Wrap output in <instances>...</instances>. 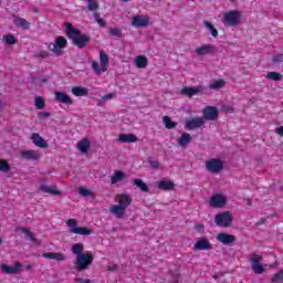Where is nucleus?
<instances>
[{
	"mask_svg": "<svg viewBox=\"0 0 283 283\" xmlns=\"http://www.w3.org/2000/svg\"><path fill=\"white\" fill-rule=\"evenodd\" d=\"M214 223L217 224V227H223L224 229H227L231 227V224H233V214H231L229 211L218 213L214 217Z\"/></svg>",
	"mask_w": 283,
	"mask_h": 283,
	"instance_id": "obj_5",
	"label": "nucleus"
},
{
	"mask_svg": "<svg viewBox=\"0 0 283 283\" xmlns=\"http://www.w3.org/2000/svg\"><path fill=\"white\" fill-rule=\"evenodd\" d=\"M116 269H118V264H113V265L107 266V271H109L111 273H114V271H116Z\"/></svg>",
	"mask_w": 283,
	"mask_h": 283,
	"instance_id": "obj_59",
	"label": "nucleus"
},
{
	"mask_svg": "<svg viewBox=\"0 0 283 283\" xmlns=\"http://www.w3.org/2000/svg\"><path fill=\"white\" fill-rule=\"evenodd\" d=\"M114 96H116V94H114V93H108V94H106V95H104L103 97H102V101H112V98H114Z\"/></svg>",
	"mask_w": 283,
	"mask_h": 283,
	"instance_id": "obj_57",
	"label": "nucleus"
},
{
	"mask_svg": "<svg viewBox=\"0 0 283 283\" xmlns=\"http://www.w3.org/2000/svg\"><path fill=\"white\" fill-rule=\"evenodd\" d=\"M135 65L138 70H145V67L149 65V60H147V56L145 55H138L135 59Z\"/></svg>",
	"mask_w": 283,
	"mask_h": 283,
	"instance_id": "obj_25",
	"label": "nucleus"
},
{
	"mask_svg": "<svg viewBox=\"0 0 283 283\" xmlns=\"http://www.w3.org/2000/svg\"><path fill=\"white\" fill-rule=\"evenodd\" d=\"M206 169L210 174H220L224 169V161L220 158H211L206 161Z\"/></svg>",
	"mask_w": 283,
	"mask_h": 283,
	"instance_id": "obj_6",
	"label": "nucleus"
},
{
	"mask_svg": "<svg viewBox=\"0 0 283 283\" xmlns=\"http://www.w3.org/2000/svg\"><path fill=\"white\" fill-rule=\"evenodd\" d=\"M251 205H253V202L251 201V199H248V207H251Z\"/></svg>",
	"mask_w": 283,
	"mask_h": 283,
	"instance_id": "obj_64",
	"label": "nucleus"
},
{
	"mask_svg": "<svg viewBox=\"0 0 283 283\" xmlns=\"http://www.w3.org/2000/svg\"><path fill=\"white\" fill-rule=\"evenodd\" d=\"M0 171H2V174L10 171V164L4 159H0Z\"/></svg>",
	"mask_w": 283,
	"mask_h": 283,
	"instance_id": "obj_42",
	"label": "nucleus"
},
{
	"mask_svg": "<svg viewBox=\"0 0 283 283\" xmlns=\"http://www.w3.org/2000/svg\"><path fill=\"white\" fill-rule=\"evenodd\" d=\"M75 283H92L90 279L76 277L74 280Z\"/></svg>",
	"mask_w": 283,
	"mask_h": 283,
	"instance_id": "obj_56",
	"label": "nucleus"
},
{
	"mask_svg": "<svg viewBox=\"0 0 283 283\" xmlns=\"http://www.w3.org/2000/svg\"><path fill=\"white\" fill-rule=\"evenodd\" d=\"M273 63H283V54H276L272 59Z\"/></svg>",
	"mask_w": 283,
	"mask_h": 283,
	"instance_id": "obj_53",
	"label": "nucleus"
},
{
	"mask_svg": "<svg viewBox=\"0 0 283 283\" xmlns=\"http://www.w3.org/2000/svg\"><path fill=\"white\" fill-rule=\"evenodd\" d=\"M276 134L283 138V126L276 128Z\"/></svg>",
	"mask_w": 283,
	"mask_h": 283,
	"instance_id": "obj_60",
	"label": "nucleus"
},
{
	"mask_svg": "<svg viewBox=\"0 0 283 283\" xmlns=\"http://www.w3.org/2000/svg\"><path fill=\"white\" fill-rule=\"evenodd\" d=\"M53 260H55V262H65V260H67V256L63 253L54 252Z\"/></svg>",
	"mask_w": 283,
	"mask_h": 283,
	"instance_id": "obj_47",
	"label": "nucleus"
},
{
	"mask_svg": "<svg viewBox=\"0 0 283 283\" xmlns=\"http://www.w3.org/2000/svg\"><path fill=\"white\" fill-rule=\"evenodd\" d=\"M116 200L118 205H114L111 207V213H114L115 218L120 220L123 216H125V211L127 210V207L132 205V197L127 193H120L117 195Z\"/></svg>",
	"mask_w": 283,
	"mask_h": 283,
	"instance_id": "obj_2",
	"label": "nucleus"
},
{
	"mask_svg": "<svg viewBox=\"0 0 283 283\" xmlns=\"http://www.w3.org/2000/svg\"><path fill=\"white\" fill-rule=\"evenodd\" d=\"M34 56L35 59H48L50 56V53L45 50H41L35 52Z\"/></svg>",
	"mask_w": 283,
	"mask_h": 283,
	"instance_id": "obj_48",
	"label": "nucleus"
},
{
	"mask_svg": "<svg viewBox=\"0 0 283 283\" xmlns=\"http://www.w3.org/2000/svg\"><path fill=\"white\" fill-rule=\"evenodd\" d=\"M272 283H283V270L275 273L271 280Z\"/></svg>",
	"mask_w": 283,
	"mask_h": 283,
	"instance_id": "obj_44",
	"label": "nucleus"
},
{
	"mask_svg": "<svg viewBox=\"0 0 283 283\" xmlns=\"http://www.w3.org/2000/svg\"><path fill=\"white\" fill-rule=\"evenodd\" d=\"M20 156L23 160H41L42 155L39 150H22Z\"/></svg>",
	"mask_w": 283,
	"mask_h": 283,
	"instance_id": "obj_16",
	"label": "nucleus"
},
{
	"mask_svg": "<svg viewBox=\"0 0 283 283\" xmlns=\"http://www.w3.org/2000/svg\"><path fill=\"white\" fill-rule=\"evenodd\" d=\"M54 101L56 103H61L62 105H74V99L65 92H55Z\"/></svg>",
	"mask_w": 283,
	"mask_h": 283,
	"instance_id": "obj_12",
	"label": "nucleus"
},
{
	"mask_svg": "<svg viewBox=\"0 0 283 283\" xmlns=\"http://www.w3.org/2000/svg\"><path fill=\"white\" fill-rule=\"evenodd\" d=\"M78 193H80V196H83L84 198H92V196H94V192H92L90 189L83 188V187H81L78 189Z\"/></svg>",
	"mask_w": 283,
	"mask_h": 283,
	"instance_id": "obj_43",
	"label": "nucleus"
},
{
	"mask_svg": "<svg viewBox=\"0 0 283 283\" xmlns=\"http://www.w3.org/2000/svg\"><path fill=\"white\" fill-rule=\"evenodd\" d=\"M264 222H266V219H260L259 224H264Z\"/></svg>",
	"mask_w": 283,
	"mask_h": 283,
	"instance_id": "obj_63",
	"label": "nucleus"
},
{
	"mask_svg": "<svg viewBox=\"0 0 283 283\" xmlns=\"http://www.w3.org/2000/svg\"><path fill=\"white\" fill-rule=\"evenodd\" d=\"M242 13L238 10H230L223 14V24L233 28L240 23Z\"/></svg>",
	"mask_w": 283,
	"mask_h": 283,
	"instance_id": "obj_4",
	"label": "nucleus"
},
{
	"mask_svg": "<svg viewBox=\"0 0 283 283\" xmlns=\"http://www.w3.org/2000/svg\"><path fill=\"white\" fill-rule=\"evenodd\" d=\"M203 114V120H218L219 111L216 106H206L202 111Z\"/></svg>",
	"mask_w": 283,
	"mask_h": 283,
	"instance_id": "obj_8",
	"label": "nucleus"
},
{
	"mask_svg": "<svg viewBox=\"0 0 283 283\" xmlns=\"http://www.w3.org/2000/svg\"><path fill=\"white\" fill-rule=\"evenodd\" d=\"M91 147H92V143L87 138H83L77 143V149L82 151V154H87Z\"/></svg>",
	"mask_w": 283,
	"mask_h": 283,
	"instance_id": "obj_24",
	"label": "nucleus"
},
{
	"mask_svg": "<svg viewBox=\"0 0 283 283\" xmlns=\"http://www.w3.org/2000/svg\"><path fill=\"white\" fill-rule=\"evenodd\" d=\"M227 205V198L223 195L217 193L210 198V207L212 209H220Z\"/></svg>",
	"mask_w": 283,
	"mask_h": 283,
	"instance_id": "obj_13",
	"label": "nucleus"
},
{
	"mask_svg": "<svg viewBox=\"0 0 283 283\" xmlns=\"http://www.w3.org/2000/svg\"><path fill=\"white\" fill-rule=\"evenodd\" d=\"M54 253L55 252H46L42 254V258H45L46 260H54Z\"/></svg>",
	"mask_w": 283,
	"mask_h": 283,
	"instance_id": "obj_55",
	"label": "nucleus"
},
{
	"mask_svg": "<svg viewBox=\"0 0 283 283\" xmlns=\"http://www.w3.org/2000/svg\"><path fill=\"white\" fill-rule=\"evenodd\" d=\"M118 140H119V143L132 144V143H137L138 137L136 135L132 134V133H129V134H119Z\"/></svg>",
	"mask_w": 283,
	"mask_h": 283,
	"instance_id": "obj_23",
	"label": "nucleus"
},
{
	"mask_svg": "<svg viewBox=\"0 0 283 283\" xmlns=\"http://www.w3.org/2000/svg\"><path fill=\"white\" fill-rule=\"evenodd\" d=\"M125 178H127V175L124 171L116 170L114 175L111 177V185H116L117 182L125 180Z\"/></svg>",
	"mask_w": 283,
	"mask_h": 283,
	"instance_id": "obj_27",
	"label": "nucleus"
},
{
	"mask_svg": "<svg viewBox=\"0 0 283 283\" xmlns=\"http://www.w3.org/2000/svg\"><path fill=\"white\" fill-rule=\"evenodd\" d=\"M191 140H193V137L191 136V134H189V133H184V134H181V136L178 138V146H179V147H187V145H189V143H191Z\"/></svg>",
	"mask_w": 283,
	"mask_h": 283,
	"instance_id": "obj_26",
	"label": "nucleus"
},
{
	"mask_svg": "<svg viewBox=\"0 0 283 283\" xmlns=\"http://www.w3.org/2000/svg\"><path fill=\"white\" fill-rule=\"evenodd\" d=\"M176 187V184H174V181L171 180H160L158 184H157V189H160L161 191H171L174 190Z\"/></svg>",
	"mask_w": 283,
	"mask_h": 283,
	"instance_id": "obj_20",
	"label": "nucleus"
},
{
	"mask_svg": "<svg viewBox=\"0 0 283 283\" xmlns=\"http://www.w3.org/2000/svg\"><path fill=\"white\" fill-rule=\"evenodd\" d=\"M93 17L95 19V22L99 24L101 28H105V25H107V22H105V20L101 18V13L93 12Z\"/></svg>",
	"mask_w": 283,
	"mask_h": 283,
	"instance_id": "obj_39",
	"label": "nucleus"
},
{
	"mask_svg": "<svg viewBox=\"0 0 283 283\" xmlns=\"http://www.w3.org/2000/svg\"><path fill=\"white\" fill-rule=\"evenodd\" d=\"M203 25H206V28L211 32V35L214 39H218V29H216V27H213V24L211 22L205 20Z\"/></svg>",
	"mask_w": 283,
	"mask_h": 283,
	"instance_id": "obj_35",
	"label": "nucleus"
},
{
	"mask_svg": "<svg viewBox=\"0 0 283 283\" xmlns=\"http://www.w3.org/2000/svg\"><path fill=\"white\" fill-rule=\"evenodd\" d=\"M205 125V118L202 117H192L191 119L186 122L185 129L191 132L193 129H200Z\"/></svg>",
	"mask_w": 283,
	"mask_h": 283,
	"instance_id": "obj_10",
	"label": "nucleus"
},
{
	"mask_svg": "<svg viewBox=\"0 0 283 283\" xmlns=\"http://www.w3.org/2000/svg\"><path fill=\"white\" fill-rule=\"evenodd\" d=\"M92 69H93L94 72H96L97 74H101V65H98V62L93 61V62H92Z\"/></svg>",
	"mask_w": 283,
	"mask_h": 283,
	"instance_id": "obj_52",
	"label": "nucleus"
},
{
	"mask_svg": "<svg viewBox=\"0 0 283 283\" xmlns=\"http://www.w3.org/2000/svg\"><path fill=\"white\" fill-rule=\"evenodd\" d=\"M66 35L72 39L73 45L80 50L87 48V43L92 41V38L87 34H81V30L74 28V24L70 22L66 23Z\"/></svg>",
	"mask_w": 283,
	"mask_h": 283,
	"instance_id": "obj_1",
	"label": "nucleus"
},
{
	"mask_svg": "<svg viewBox=\"0 0 283 283\" xmlns=\"http://www.w3.org/2000/svg\"><path fill=\"white\" fill-rule=\"evenodd\" d=\"M132 25H134V28H147V25H149L148 15H135V17H133Z\"/></svg>",
	"mask_w": 283,
	"mask_h": 283,
	"instance_id": "obj_15",
	"label": "nucleus"
},
{
	"mask_svg": "<svg viewBox=\"0 0 283 283\" xmlns=\"http://www.w3.org/2000/svg\"><path fill=\"white\" fill-rule=\"evenodd\" d=\"M18 230L22 231V233H24L25 238H28V240H31V242H36V238H34V234H32V231H30V229L18 228Z\"/></svg>",
	"mask_w": 283,
	"mask_h": 283,
	"instance_id": "obj_36",
	"label": "nucleus"
},
{
	"mask_svg": "<svg viewBox=\"0 0 283 283\" xmlns=\"http://www.w3.org/2000/svg\"><path fill=\"white\" fill-rule=\"evenodd\" d=\"M66 224L67 227H71V229H76L77 228L76 224H78V221H76L75 219H69L66 221Z\"/></svg>",
	"mask_w": 283,
	"mask_h": 283,
	"instance_id": "obj_51",
	"label": "nucleus"
},
{
	"mask_svg": "<svg viewBox=\"0 0 283 283\" xmlns=\"http://www.w3.org/2000/svg\"><path fill=\"white\" fill-rule=\"evenodd\" d=\"M40 191H43V193H50L51 196H61V190H59L56 186L42 185L40 186Z\"/></svg>",
	"mask_w": 283,
	"mask_h": 283,
	"instance_id": "obj_22",
	"label": "nucleus"
},
{
	"mask_svg": "<svg viewBox=\"0 0 283 283\" xmlns=\"http://www.w3.org/2000/svg\"><path fill=\"white\" fill-rule=\"evenodd\" d=\"M218 242H221V244H233L235 242V235L221 232L217 235Z\"/></svg>",
	"mask_w": 283,
	"mask_h": 283,
	"instance_id": "obj_19",
	"label": "nucleus"
},
{
	"mask_svg": "<svg viewBox=\"0 0 283 283\" xmlns=\"http://www.w3.org/2000/svg\"><path fill=\"white\" fill-rule=\"evenodd\" d=\"M25 271H32V265L31 264H28L24 266Z\"/></svg>",
	"mask_w": 283,
	"mask_h": 283,
	"instance_id": "obj_62",
	"label": "nucleus"
},
{
	"mask_svg": "<svg viewBox=\"0 0 283 283\" xmlns=\"http://www.w3.org/2000/svg\"><path fill=\"white\" fill-rule=\"evenodd\" d=\"M216 46L212 44H202L196 49L198 56H207V54L216 53Z\"/></svg>",
	"mask_w": 283,
	"mask_h": 283,
	"instance_id": "obj_17",
	"label": "nucleus"
},
{
	"mask_svg": "<svg viewBox=\"0 0 283 283\" xmlns=\"http://www.w3.org/2000/svg\"><path fill=\"white\" fill-rule=\"evenodd\" d=\"M108 34L111 36H118V38H120V36H123V31L120 29H118V28H114V29H111L108 31Z\"/></svg>",
	"mask_w": 283,
	"mask_h": 283,
	"instance_id": "obj_49",
	"label": "nucleus"
},
{
	"mask_svg": "<svg viewBox=\"0 0 283 283\" xmlns=\"http://www.w3.org/2000/svg\"><path fill=\"white\" fill-rule=\"evenodd\" d=\"M205 87L203 86H190V87H182L181 94L182 96H188V98H191L192 96H198V94H203Z\"/></svg>",
	"mask_w": 283,
	"mask_h": 283,
	"instance_id": "obj_9",
	"label": "nucleus"
},
{
	"mask_svg": "<svg viewBox=\"0 0 283 283\" xmlns=\"http://www.w3.org/2000/svg\"><path fill=\"white\" fill-rule=\"evenodd\" d=\"M195 229L198 231V233H205V224L202 223H196Z\"/></svg>",
	"mask_w": 283,
	"mask_h": 283,
	"instance_id": "obj_54",
	"label": "nucleus"
},
{
	"mask_svg": "<svg viewBox=\"0 0 283 283\" xmlns=\"http://www.w3.org/2000/svg\"><path fill=\"white\" fill-rule=\"evenodd\" d=\"M55 45L57 46V49L63 50V48H65L67 45V39L63 38V36H57L55 40Z\"/></svg>",
	"mask_w": 283,
	"mask_h": 283,
	"instance_id": "obj_38",
	"label": "nucleus"
},
{
	"mask_svg": "<svg viewBox=\"0 0 283 283\" xmlns=\"http://www.w3.org/2000/svg\"><path fill=\"white\" fill-rule=\"evenodd\" d=\"M71 233H75V235H92V229L85 227H77L70 230Z\"/></svg>",
	"mask_w": 283,
	"mask_h": 283,
	"instance_id": "obj_28",
	"label": "nucleus"
},
{
	"mask_svg": "<svg viewBox=\"0 0 283 283\" xmlns=\"http://www.w3.org/2000/svg\"><path fill=\"white\" fill-rule=\"evenodd\" d=\"M147 160L153 169H158L160 167V163L158 160H154L153 157H148Z\"/></svg>",
	"mask_w": 283,
	"mask_h": 283,
	"instance_id": "obj_50",
	"label": "nucleus"
},
{
	"mask_svg": "<svg viewBox=\"0 0 283 283\" xmlns=\"http://www.w3.org/2000/svg\"><path fill=\"white\" fill-rule=\"evenodd\" d=\"M14 25L18 28H23L24 30H30V22L20 17L14 18Z\"/></svg>",
	"mask_w": 283,
	"mask_h": 283,
	"instance_id": "obj_31",
	"label": "nucleus"
},
{
	"mask_svg": "<svg viewBox=\"0 0 283 283\" xmlns=\"http://www.w3.org/2000/svg\"><path fill=\"white\" fill-rule=\"evenodd\" d=\"M99 67L102 72H107V67H109V56L105 51L99 52Z\"/></svg>",
	"mask_w": 283,
	"mask_h": 283,
	"instance_id": "obj_21",
	"label": "nucleus"
},
{
	"mask_svg": "<svg viewBox=\"0 0 283 283\" xmlns=\"http://www.w3.org/2000/svg\"><path fill=\"white\" fill-rule=\"evenodd\" d=\"M195 249L196 251H211L213 244H211L207 238H199L195 243Z\"/></svg>",
	"mask_w": 283,
	"mask_h": 283,
	"instance_id": "obj_14",
	"label": "nucleus"
},
{
	"mask_svg": "<svg viewBox=\"0 0 283 283\" xmlns=\"http://www.w3.org/2000/svg\"><path fill=\"white\" fill-rule=\"evenodd\" d=\"M87 1V10H90V12H96V10H98L99 4L97 0H86Z\"/></svg>",
	"mask_w": 283,
	"mask_h": 283,
	"instance_id": "obj_37",
	"label": "nucleus"
},
{
	"mask_svg": "<svg viewBox=\"0 0 283 283\" xmlns=\"http://www.w3.org/2000/svg\"><path fill=\"white\" fill-rule=\"evenodd\" d=\"M73 96H87L88 90L83 86H73L71 88Z\"/></svg>",
	"mask_w": 283,
	"mask_h": 283,
	"instance_id": "obj_29",
	"label": "nucleus"
},
{
	"mask_svg": "<svg viewBox=\"0 0 283 283\" xmlns=\"http://www.w3.org/2000/svg\"><path fill=\"white\" fill-rule=\"evenodd\" d=\"M71 251L74 255H76V258H78V255H83V251H85V245L83 243H75L72 245Z\"/></svg>",
	"mask_w": 283,
	"mask_h": 283,
	"instance_id": "obj_30",
	"label": "nucleus"
},
{
	"mask_svg": "<svg viewBox=\"0 0 283 283\" xmlns=\"http://www.w3.org/2000/svg\"><path fill=\"white\" fill-rule=\"evenodd\" d=\"M31 140L35 147H40V149H48L49 147L48 142H45V139H43V137H41V135L38 133H33L31 135Z\"/></svg>",
	"mask_w": 283,
	"mask_h": 283,
	"instance_id": "obj_18",
	"label": "nucleus"
},
{
	"mask_svg": "<svg viewBox=\"0 0 283 283\" xmlns=\"http://www.w3.org/2000/svg\"><path fill=\"white\" fill-rule=\"evenodd\" d=\"M48 49L51 51V52H54V54H56L57 56H61L62 52L61 50H59V46H56V42L55 43H50L48 45Z\"/></svg>",
	"mask_w": 283,
	"mask_h": 283,
	"instance_id": "obj_46",
	"label": "nucleus"
},
{
	"mask_svg": "<svg viewBox=\"0 0 283 283\" xmlns=\"http://www.w3.org/2000/svg\"><path fill=\"white\" fill-rule=\"evenodd\" d=\"M163 123L166 129H176V127H178V123L171 120V117L167 115L163 117Z\"/></svg>",
	"mask_w": 283,
	"mask_h": 283,
	"instance_id": "obj_32",
	"label": "nucleus"
},
{
	"mask_svg": "<svg viewBox=\"0 0 283 283\" xmlns=\"http://www.w3.org/2000/svg\"><path fill=\"white\" fill-rule=\"evenodd\" d=\"M220 87H224V80H217L214 83L209 84L210 90H220Z\"/></svg>",
	"mask_w": 283,
	"mask_h": 283,
	"instance_id": "obj_40",
	"label": "nucleus"
},
{
	"mask_svg": "<svg viewBox=\"0 0 283 283\" xmlns=\"http://www.w3.org/2000/svg\"><path fill=\"white\" fill-rule=\"evenodd\" d=\"M21 269H23V264L19 261H17L13 266H10L8 264L1 265V271H3V273H7V275H17V273H21Z\"/></svg>",
	"mask_w": 283,
	"mask_h": 283,
	"instance_id": "obj_11",
	"label": "nucleus"
},
{
	"mask_svg": "<svg viewBox=\"0 0 283 283\" xmlns=\"http://www.w3.org/2000/svg\"><path fill=\"white\" fill-rule=\"evenodd\" d=\"M266 78L270 81H282V74L277 72H269Z\"/></svg>",
	"mask_w": 283,
	"mask_h": 283,
	"instance_id": "obj_41",
	"label": "nucleus"
},
{
	"mask_svg": "<svg viewBox=\"0 0 283 283\" xmlns=\"http://www.w3.org/2000/svg\"><path fill=\"white\" fill-rule=\"evenodd\" d=\"M50 117V113L49 112H40L38 114V118L42 119V118H48Z\"/></svg>",
	"mask_w": 283,
	"mask_h": 283,
	"instance_id": "obj_58",
	"label": "nucleus"
},
{
	"mask_svg": "<svg viewBox=\"0 0 283 283\" xmlns=\"http://www.w3.org/2000/svg\"><path fill=\"white\" fill-rule=\"evenodd\" d=\"M250 262L253 273L256 275H262L264 273V265H262V255L258 253H252L250 255Z\"/></svg>",
	"mask_w": 283,
	"mask_h": 283,
	"instance_id": "obj_7",
	"label": "nucleus"
},
{
	"mask_svg": "<svg viewBox=\"0 0 283 283\" xmlns=\"http://www.w3.org/2000/svg\"><path fill=\"white\" fill-rule=\"evenodd\" d=\"M133 185L138 187V189H140V191H144L145 193L149 192V186H147V184H145V181H143L142 179H134Z\"/></svg>",
	"mask_w": 283,
	"mask_h": 283,
	"instance_id": "obj_33",
	"label": "nucleus"
},
{
	"mask_svg": "<svg viewBox=\"0 0 283 283\" xmlns=\"http://www.w3.org/2000/svg\"><path fill=\"white\" fill-rule=\"evenodd\" d=\"M2 41L7 45H17V36H14V34H4Z\"/></svg>",
	"mask_w": 283,
	"mask_h": 283,
	"instance_id": "obj_34",
	"label": "nucleus"
},
{
	"mask_svg": "<svg viewBox=\"0 0 283 283\" xmlns=\"http://www.w3.org/2000/svg\"><path fill=\"white\" fill-rule=\"evenodd\" d=\"M92 264H94V254H92V252L80 254L74 261V268L80 273L83 271H87V269H90Z\"/></svg>",
	"mask_w": 283,
	"mask_h": 283,
	"instance_id": "obj_3",
	"label": "nucleus"
},
{
	"mask_svg": "<svg viewBox=\"0 0 283 283\" xmlns=\"http://www.w3.org/2000/svg\"><path fill=\"white\" fill-rule=\"evenodd\" d=\"M40 83H43V84L48 83V77H41Z\"/></svg>",
	"mask_w": 283,
	"mask_h": 283,
	"instance_id": "obj_61",
	"label": "nucleus"
},
{
	"mask_svg": "<svg viewBox=\"0 0 283 283\" xmlns=\"http://www.w3.org/2000/svg\"><path fill=\"white\" fill-rule=\"evenodd\" d=\"M34 103L36 109H43L45 107V99L41 96H36Z\"/></svg>",
	"mask_w": 283,
	"mask_h": 283,
	"instance_id": "obj_45",
	"label": "nucleus"
}]
</instances>
